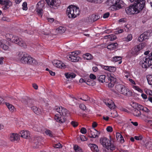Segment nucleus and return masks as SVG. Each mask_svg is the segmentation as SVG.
<instances>
[{
    "instance_id": "nucleus-38",
    "label": "nucleus",
    "mask_w": 152,
    "mask_h": 152,
    "mask_svg": "<svg viewBox=\"0 0 152 152\" xmlns=\"http://www.w3.org/2000/svg\"><path fill=\"white\" fill-rule=\"evenodd\" d=\"M147 80L148 83L150 85H152V75H149L147 78Z\"/></svg>"
},
{
    "instance_id": "nucleus-4",
    "label": "nucleus",
    "mask_w": 152,
    "mask_h": 152,
    "mask_svg": "<svg viewBox=\"0 0 152 152\" xmlns=\"http://www.w3.org/2000/svg\"><path fill=\"white\" fill-rule=\"evenodd\" d=\"M116 89L121 94L127 96L132 95V92L125 86L121 84H118L115 86Z\"/></svg>"
},
{
    "instance_id": "nucleus-53",
    "label": "nucleus",
    "mask_w": 152,
    "mask_h": 152,
    "mask_svg": "<svg viewBox=\"0 0 152 152\" xmlns=\"http://www.w3.org/2000/svg\"><path fill=\"white\" fill-rule=\"evenodd\" d=\"M89 77L92 80H94L96 78V76L93 74H91Z\"/></svg>"
},
{
    "instance_id": "nucleus-34",
    "label": "nucleus",
    "mask_w": 152,
    "mask_h": 152,
    "mask_svg": "<svg viewBox=\"0 0 152 152\" xmlns=\"http://www.w3.org/2000/svg\"><path fill=\"white\" fill-rule=\"evenodd\" d=\"M56 67L61 69H64L66 68V66L61 61V63H58V65Z\"/></svg>"
},
{
    "instance_id": "nucleus-12",
    "label": "nucleus",
    "mask_w": 152,
    "mask_h": 152,
    "mask_svg": "<svg viewBox=\"0 0 152 152\" xmlns=\"http://www.w3.org/2000/svg\"><path fill=\"white\" fill-rule=\"evenodd\" d=\"M44 1H39L37 5V12L38 13L39 16L42 17V11H43L42 8L44 6Z\"/></svg>"
},
{
    "instance_id": "nucleus-41",
    "label": "nucleus",
    "mask_w": 152,
    "mask_h": 152,
    "mask_svg": "<svg viewBox=\"0 0 152 152\" xmlns=\"http://www.w3.org/2000/svg\"><path fill=\"white\" fill-rule=\"evenodd\" d=\"M94 129L95 131V132H94V137H98L100 134V132L99 131H97L95 129Z\"/></svg>"
},
{
    "instance_id": "nucleus-23",
    "label": "nucleus",
    "mask_w": 152,
    "mask_h": 152,
    "mask_svg": "<svg viewBox=\"0 0 152 152\" xmlns=\"http://www.w3.org/2000/svg\"><path fill=\"white\" fill-rule=\"evenodd\" d=\"M133 115L136 116H139L141 114V112L138 109H134L132 110Z\"/></svg>"
},
{
    "instance_id": "nucleus-8",
    "label": "nucleus",
    "mask_w": 152,
    "mask_h": 152,
    "mask_svg": "<svg viewBox=\"0 0 152 152\" xmlns=\"http://www.w3.org/2000/svg\"><path fill=\"white\" fill-rule=\"evenodd\" d=\"M12 38H10L9 40L11 42L15 44L18 45L21 47H23L25 48L26 47V45L24 41L22 40L20 38H19L17 36L11 35Z\"/></svg>"
},
{
    "instance_id": "nucleus-62",
    "label": "nucleus",
    "mask_w": 152,
    "mask_h": 152,
    "mask_svg": "<svg viewBox=\"0 0 152 152\" xmlns=\"http://www.w3.org/2000/svg\"><path fill=\"white\" fill-rule=\"evenodd\" d=\"M133 107L134 108V109H137V106L138 105V104L136 103H133Z\"/></svg>"
},
{
    "instance_id": "nucleus-30",
    "label": "nucleus",
    "mask_w": 152,
    "mask_h": 152,
    "mask_svg": "<svg viewBox=\"0 0 152 152\" xmlns=\"http://www.w3.org/2000/svg\"><path fill=\"white\" fill-rule=\"evenodd\" d=\"M116 137L117 140L119 141H121L122 140H124L123 137L122 135L119 132L116 133Z\"/></svg>"
},
{
    "instance_id": "nucleus-59",
    "label": "nucleus",
    "mask_w": 152,
    "mask_h": 152,
    "mask_svg": "<svg viewBox=\"0 0 152 152\" xmlns=\"http://www.w3.org/2000/svg\"><path fill=\"white\" fill-rule=\"evenodd\" d=\"M142 110L145 112L148 113L150 112L149 110L146 107H143Z\"/></svg>"
},
{
    "instance_id": "nucleus-54",
    "label": "nucleus",
    "mask_w": 152,
    "mask_h": 152,
    "mask_svg": "<svg viewBox=\"0 0 152 152\" xmlns=\"http://www.w3.org/2000/svg\"><path fill=\"white\" fill-rule=\"evenodd\" d=\"M79 82L81 83H82L83 82H85L86 83V84L88 85H90V83H87V82L86 81V80H85L83 78H81L79 80Z\"/></svg>"
},
{
    "instance_id": "nucleus-64",
    "label": "nucleus",
    "mask_w": 152,
    "mask_h": 152,
    "mask_svg": "<svg viewBox=\"0 0 152 152\" xmlns=\"http://www.w3.org/2000/svg\"><path fill=\"white\" fill-rule=\"evenodd\" d=\"M146 92L147 94H149V95L152 96V91L148 90L146 91Z\"/></svg>"
},
{
    "instance_id": "nucleus-20",
    "label": "nucleus",
    "mask_w": 152,
    "mask_h": 152,
    "mask_svg": "<svg viewBox=\"0 0 152 152\" xmlns=\"http://www.w3.org/2000/svg\"><path fill=\"white\" fill-rule=\"evenodd\" d=\"M118 45V44L117 43H115L111 44L107 46V48L108 49L110 50H113L116 48V47Z\"/></svg>"
},
{
    "instance_id": "nucleus-26",
    "label": "nucleus",
    "mask_w": 152,
    "mask_h": 152,
    "mask_svg": "<svg viewBox=\"0 0 152 152\" xmlns=\"http://www.w3.org/2000/svg\"><path fill=\"white\" fill-rule=\"evenodd\" d=\"M6 104L10 111L12 112L14 111L15 107L9 103L7 102L6 103Z\"/></svg>"
},
{
    "instance_id": "nucleus-45",
    "label": "nucleus",
    "mask_w": 152,
    "mask_h": 152,
    "mask_svg": "<svg viewBox=\"0 0 152 152\" xmlns=\"http://www.w3.org/2000/svg\"><path fill=\"white\" fill-rule=\"evenodd\" d=\"M134 138L137 140H141L142 138V135H140L139 136H134Z\"/></svg>"
},
{
    "instance_id": "nucleus-25",
    "label": "nucleus",
    "mask_w": 152,
    "mask_h": 152,
    "mask_svg": "<svg viewBox=\"0 0 152 152\" xmlns=\"http://www.w3.org/2000/svg\"><path fill=\"white\" fill-rule=\"evenodd\" d=\"M92 22H93L99 18L100 17L97 14H93L91 16Z\"/></svg>"
},
{
    "instance_id": "nucleus-49",
    "label": "nucleus",
    "mask_w": 152,
    "mask_h": 152,
    "mask_svg": "<svg viewBox=\"0 0 152 152\" xmlns=\"http://www.w3.org/2000/svg\"><path fill=\"white\" fill-rule=\"evenodd\" d=\"M81 140L82 141H86L87 140V138L85 136L83 135H81L80 137Z\"/></svg>"
},
{
    "instance_id": "nucleus-22",
    "label": "nucleus",
    "mask_w": 152,
    "mask_h": 152,
    "mask_svg": "<svg viewBox=\"0 0 152 152\" xmlns=\"http://www.w3.org/2000/svg\"><path fill=\"white\" fill-rule=\"evenodd\" d=\"M98 80L102 83L107 82V80L106 79L105 75H101L98 78Z\"/></svg>"
},
{
    "instance_id": "nucleus-2",
    "label": "nucleus",
    "mask_w": 152,
    "mask_h": 152,
    "mask_svg": "<svg viewBox=\"0 0 152 152\" xmlns=\"http://www.w3.org/2000/svg\"><path fill=\"white\" fill-rule=\"evenodd\" d=\"M18 57L22 64L32 65H35L38 64L37 61L34 58L28 56V54L24 52H19L18 54Z\"/></svg>"
},
{
    "instance_id": "nucleus-63",
    "label": "nucleus",
    "mask_w": 152,
    "mask_h": 152,
    "mask_svg": "<svg viewBox=\"0 0 152 152\" xmlns=\"http://www.w3.org/2000/svg\"><path fill=\"white\" fill-rule=\"evenodd\" d=\"M80 148V147H79L77 145H75L74 146V150L75 151H77V150H78Z\"/></svg>"
},
{
    "instance_id": "nucleus-19",
    "label": "nucleus",
    "mask_w": 152,
    "mask_h": 152,
    "mask_svg": "<svg viewBox=\"0 0 152 152\" xmlns=\"http://www.w3.org/2000/svg\"><path fill=\"white\" fill-rule=\"evenodd\" d=\"M31 109L35 114L37 115L40 114L41 113V109L37 107L36 106H32L31 107Z\"/></svg>"
},
{
    "instance_id": "nucleus-57",
    "label": "nucleus",
    "mask_w": 152,
    "mask_h": 152,
    "mask_svg": "<svg viewBox=\"0 0 152 152\" xmlns=\"http://www.w3.org/2000/svg\"><path fill=\"white\" fill-rule=\"evenodd\" d=\"M117 37L115 35H111V37L110 38V41H113L116 39Z\"/></svg>"
},
{
    "instance_id": "nucleus-13",
    "label": "nucleus",
    "mask_w": 152,
    "mask_h": 152,
    "mask_svg": "<svg viewBox=\"0 0 152 152\" xmlns=\"http://www.w3.org/2000/svg\"><path fill=\"white\" fill-rule=\"evenodd\" d=\"M140 50H139L137 46H136L133 48L131 50L129 51V53H131L132 56H136L140 53Z\"/></svg>"
},
{
    "instance_id": "nucleus-58",
    "label": "nucleus",
    "mask_w": 152,
    "mask_h": 152,
    "mask_svg": "<svg viewBox=\"0 0 152 152\" xmlns=\"http://www.w3.org/2000/svg\"><path fill=\"white\" fill-rule=\"evenodd\" d=\"M11 35H13L12 34H7L6 35V38L9 40L10 39V38H12V37L11 36Z\"/></svg>"
},
{
    "instance_id": "nucleus-11",
    "label": "nucleus",
    "mask_w": 152,
    "mask_h": 152,
    "mask_svg": "<svg viewBox=\"0 0 152 152\" xmlns=\"http://www.w3.org/2000/svg\"><path fill=\"white\" fill-rule=\"evenodd\" d=\"M106 77L108 80L107 83H109L108 87L112 88L113 87L116 81V79L111 75L109 76H107Z\"/></svg>"
},
{
    "instance_id": "nucleus-15",
    "label": "nucleus",
    "mask_w": 152,
    "mask_h": 152,
    "mask_svg": "<svg viewBox=\"0 0 152 152\" xmlns=\"http://www.w3.org/2000/svg\"><path fill=\"white\" fill-rule=\"evenodd\" d=\"M19 137L17 134L13 133L10 134V140L11 141H14L18 140Z\"/></svg>"
},
{
    "instance_id": "nucleus-44",
    "label": "nucleus",
    "mask_w": 152,
    "mask_h": 152,
    "mask_svg": "<svg viewBox=\"0 0 152 152\" xmlns=\"http://www.w3.org/2000/svg\"><path fill=\"white\" fill-rule=\"evenodd\" d=\"M89 99L90 97L87 95H85L83 97V101H87L89 100Z\"/></svg>"
},
{
    "instance_id": "nucleus-31",
    "label": "nucleus",
    "mask_w": 152,
    "mask_h": 152,
    "mask_svg": "<svg viewBox=\"0 0 152 152\" xmlns=\"http://www.w3.org/2000/svg\"><path fill=\"white\" fill-rule=\"evenodd\" d=\"M1 48L5 51H10V48L7 45L4 43L1 46Z\"/></svg>"
},
{
    "instance_id": "nucleus-18",
    "label": "nucleus",
    "mask_w": 152,
    "mask_h": 152,
    "mask_svg": "<svg viewBox=\"0 0 152 152\" xmlns=\"http://www.w3.org/2000/svg\"><path fill=\"white\" fill-rule=\"evenodd\" d=\"M120 0H109V2L112 4V5L116 7H120L121 6L120 5Z\"/></svg>"
},
{
    "instance_id": "nucleus-60",
    "label": "nucleus",
    "mask_w": 152,
    "mask_h": 152,
    "mask_svg": "<svg viewBox=\"0 0 152 152\" xmlns=\"http://www.w3.org/2000/svg\"><path fill=\"white\" fill-rule=\"evenodd\" d=\"M2 19L3 21H9V19L7 17H3L2 18Z\"/></svg>"
},
{
    "instance_id": "nucleus-28",
    "label": "nucleus",
    "mask_w": 152,
    "mask_h": 152,
    "mask_svg": "<svg viewBox=\"0 0 152 152\" xmlns=\"http://www.w3.org/2000/svg\"><path fill=\"white\" fill-rule=\"evenodd\" d=\"M83 57L87 60H89L92 59L93 57L91 54L89 53H86L83 55Z\"/></svg>"
},
{
    "instance_id": "nucleus-3",
    "label": "nucleus",
    "mask_w": 152,
    "mask_h": 152,
    "mask_svg": "<svg viewBox=\"0 0 152 152\" xmlns=\"http://www.w3.org/2000/svg\"><path fill=\"white\" fill-rule=\"evenodd\" d=\"M80 11L78 8L72 5L70 6L67 8L66 13L69 18H74L79 14Z\"/></svg>"
},
{
    "instance_id": "nucleus-50",
    "label": "nucleus",
    "mask_w": 152,
    "mask_h": 152,
    "mask_svg": "<svg viewBox=\"0 0 152 152\" xmlns=\"http://www.w3.org/2000/svg\"><path fill=\"white\" fill-rule=\"evenodd\" d=\"M85 21L87 23L92 22V19L91 18V17H89L86 18L85 19Z\"/></svg>"
},
{
    "instance_id": "nucleus-7",
    "label": "nucleus",
    "mask_w": 152,
    "mask_h": 152,
    "mask_svg": "<svg viewBox=\"0 0 152 152\" xmlns=\"http://www.w3.org/2000/svg\"><path fill=\"white\" fill-rule=\"evenodd\" d=\"M54 110L58 112V113L55 115L54 116V119L57 122L60 123H63L65 122L66 118L63 116H62L61 114V107L56 106L54 108Z\"/></svg>"
},
{
    "instance_id": "nucleus-5",
    "label": "nucleus",
    "mask_w": 152,
    "mask_h": 152,
    "mask_svg": "<svg viewBox=\"0 0 152 152\" xmlns=\"http://www.w3.org/2000/svg\"><path fill=\"white\" fill-rule=\"evenodd\" d=\"M140 64L142 65L143 68H147L152 65V52L149 55L143 58Z\"/></svg>"
},
{
    "instance_id": "nucleus-55",
    "label": "nucleus",
    "mask_w": 152,
    "mask_h": 152,
    "mask_svg": "<svg viewBox=\"0 0 152 152\" xmlns=\"http://www.w3.org/2000/svg\"><path fill=\"white\" fill-rule=\"evenodd\" d=\"M109 15L110 13L109 12H108L104 14L103 16V18H107L109 16Z\"/></svg>"
},
{
    "instance_id": "nucleus-24",
    "label": "nucleus",
    "mask_w": 152,
    "mask_h": 152,
    "mask_svg": "<svg viewBox=\"0 0 152 152\" xmlns=\"http://www.w3.org/2000/svg\"><path fill=\"white\" fill-rule=\"evenodd\" d=\"M65 75L66 77L67 78H74L76 76V75L73 73H66L65 74Z\"/></svg>"
},
{
    "instance_id": "nucleus-27",
    "label": "nucleus",
    "mask_w": 152,
    "mask_h": 152,
    "mask_svg": "<svg viewBox=\"0 0 152 152\" xmlns=\"http://www.w3.org/2000/svg\"><path fill=\"white\" fill-rule=\"evenodd\" d=\"M12 5V3L9 0H7L6 4H4V9H8Z\"/></svg>"
},
{
    "instance_id": "nucleus-61",
    "label": "nucleus",
    "mask_w": 152,
    "mask_h": 152,
    "mask_svg": "<svg viewBox=\"0 0 152 152\" xmlns=\"http://www.w3.org/2000/svg\"><path fill=\"white\" fill-rule=\"evenodd\" d=\"M7 0H0V4L2 5H4L6 4Z\"/></svg>"
},
{
    "instance_id": "nucleus-17",
    "label": "nucleus",
    "mask_w": 152,
    "mask_h": 152,
    "mask_svg": "<svg viewBox=\"0 0 152 152\" xmlns=\"http://www.w3.org/2000/svg\"><path fill=\"white\" fill-rule=\"evenodd\" d=\"M20 136L24 138H26L29 137L30 134L28 131H22L20 132Z\"/></svg>"
},
{
    "instance_id": "nucleus-32",
    "label": "nucleus",
    "mask_w": 152,
    "mask_h": 152,
    "mask_svg": "<svg viewBox=\"0 0 152 152\" xmlns=\"http://www.w3.org/2000/svg\"><path fill=\"white\" fill-rule=\"evenodd\" d=\"M65 28L62 26L59 27L58 28H57L58 32L60 34L64 33L65 32Z\"/></svg>"
},
{
    "instance_id": "nucleus-40",
    "label": "nucleus",
    "mask_w": 152,
    "mask_h": 152,
    "mask_svg": "<svg viewBox=\"0 0 152 152\" xmlns=\"http://www.w3.org/2000/svg\"><path fill=\"white\" fill-rule=\"evenodd\" d=\"M22 6L23 10H27V3L26 2H24L23 3Z\"/></svg>"
},
{
    "instance_id": "nucleus-29",
    "label": "nucleus",
    "mask_w": 152,
    "mask_h": 152,
    "mask_svg": "<svg viewBox=\"0 0 152 152\" xmlns=\"http://www.w3.org/2000/svg\"><path fill=\"white\" fill-rule=\"evenodd\" d=\"M23 102L25 104L27 105L28 106H30L33 104V100L30 99H28L26 101H25Z\"/></svg>"
},
{
    "instance_id": "nucleus-10",
    "label": "nucleus",
    "mask_w": 152,
    "mask_h": 152,
    "mask_svg": "<svg viewBox=\"0 0 152 152\" xmlns=\"http://www.w3.org/2000/svg\"><path fill=\"white\" fill-rule=\"evenodd\" d=\"M151 34L150 32L148 31L144 32L143 33L140 35L139 37L138 40L140 42H142L145 40L146 39H148V37L150 36Z\"/></svg>"
},
{
    "instance_id": "nucleus-56",
    "label": "nucleus",
    "mask_w": 152,
    "mask_h": 152,
    "mask_svg": "<svg viewBox=\"0 0 152 152\" xmlns=\"http://www.w3.org/2000/svg\"><path fill=\"white\" fill-rule=\"evenodd\" d=\"M128 41H130L132 39V35L131 34H129L127 37Z\"/></svg>"
},
{
    "instance_id": "nucleus-9",
    "label": "nucleus",
    "mask_w": 152,
    "mask_h": 152,
    "mask_svg": "<svg viewBox=\"0 0 152 152\" xmlns=\"http://www.w3.org/2000/svg\"><path fill=\"white\" fill-rule=\"evenodd\" d=\"M48 5L54 9H57L60 5V2L58 0H45Z\"/></svg>"
},
{
    "instance_id": "nucleus-21",
    "label": "nucleus",
    "mask_w": 152,
    "mask_h": 152,
    "mask_svg": "<svg viewBox=\"0 0 152 152\" xmlns=\"http://www.w3.org/2000/svg\"><path fill=\"white\" fill-rule=\"evenodd\" d=\"M68 59L71 61L76 62L78 61L79 59V57L77 56H69Z\"/></svg>"
},
{
    "instance_id": "nucleus-33",
    "label": "nucleus",
    "mask_w": 152,
    "mask_h": 152,
    "mask_svg": "<svg viewBox=\"0 0 152 152\" xmlns=\"http://www.w3.org/2000/svg\"><path fill=\"white\" fill-rule=\"evenodd\" d=\"M145 147L148 149L152 150V143L151 142H146L145 145Z\"/></svg>"
},
{
    "instance_id": "nucleus-46",
    "label": "nucleus",
    "mask_w": 152,
    "mask_h": 152,
    "mask_svg": "<svg viewBox=\"0 0 152 152\" xmlns=\"http://www.w3.org/2000/svg\"><path fill=\"white\" fill-rule=\"evenodd\" d=\"M86 129L84 127H82L81 128L80 132L83 134H85L86 133Z\"/></svg>"
},
{
    "instance_id": "nucleus-42",
    "label": "nucleus",
    "mask_w": 152,
    "mask_h": 152,
    "mask_svg": "<svg viewBox=\"0 0 152 152\" xmlns=\"http://www.w3.org/2000/svg\"><path fill=\"white\" fill-rule=\"evenodd\" d=\"M116 70V68L114 66H109L108 71L110 72H113Z\"/></svg>"
},
{
    "instance_id": "nucleus-16",
    "label": "nucleus",
    "mask_w": 152,
    "mask_h": 152,
    "mask_svg": "<svg viewBox=\"0 0 152 152\" xmlns=\"http://www.w3.org/2000/svg\"><path fill=\"white\" fill-rule=\"evenodd\" d=\"M88 146L90 147L91 150L94 152H98L99 150L97 146L94 144H89Z\"/></svg>"
},
{
    "instance_id": "nucleus-52",
    "label": "nucleus",
    "mask_w": 152,
    "mask_h": 152,
    "mask_svg": "<svg viewBox=\"0 0 152 152\" xmlns=\"http://www.w3.org/2000/svg\"><path fill=\"white\" fill-rule=\"evenodd\" d=\"M106 130L109 132H111L113 131V128L112 127L108 126L107 127Z\"/></svg>"
},
{
    "instance_id": "nucleus-35",
    "label": "nucleus",
    "mask_w": 152,
    "mask_h": 152,
    "mask_svg": "<svg viewBox=\"0 0 152 152\" xmlns=\"http://www.w3.org/2000/svg\"><path fill=\"white\" fill-rule=\"evenodd\" d=\"M121 57L120 56H115L113 58L112 61L113 62H116L121 61Z\"/></svg>"
},
{
    "instance_id": "nucleus-47",
    "label": "nucleus",
    "mask_w": 152,
    "mask_h": 152,
    "mask_svg": "<svg viewBox=\"0 0 152 152\" xmlns=\"http://www.w3.org/2000/svg\"><path fill=\"white\" fill-rule=\"evenodd\" d=\"M89 2H94L95 3H100L102 0H86Z\"/></svg>"
},
{
    "instance_id": "nucleus-36",
    "label": "nucleus",
    "mask_w": 152,
    "mask_h": 152,
    "mask_svg": "<svg viewBox=\"0 0 152 152\" xmlns=\"http://www.w3.org/2000/svg\"><path fill=\"white\" fill-rule=\"evenodd\" d=\"M146 45V44H145V43H142L139 44L138 45H137V46L138 47V48L139 49V50H140L143 48H144Z\"/></svg>"
},
{
    "instance_id": "nucleus-43",
    "label": "nucleus",
    "mask_w": 152,
    "mask_h": 152,
    "mask_svg": "<svg viewBox=\"0 0 152 152\" xmlns=\"http://www.w3.org/2000/svg\"><path fill=\"white\" fill-rule=\"evenodd\" d=\"M53 146L56 148H61L62 147V145L60 143H59L55 144Z\"/></svg>"
},
{
    "instance_id": "nucleus-39",
    "label": "nucleus",
    "mask_w": 152,
    "mask_h": 152,
    "mask_svg": "<svg viewBox=\"0 0 152 152\" xmlns=\"http://www.w3.org/2000/svg\"><path fill=\"white\" fill-rule=\"evenodd\" d=\"M60 63H61V61H60L56 60H54L52 62L53 64L56 67L57 66V65H58V63L59 64Z\"/></svg>"
},
{
    "instance_id": "nucleus-6",
    "label": "nucleus",
    "mask_w": 152,
    "mask_h": 152,
    "mask_svg": "<svg viewBox=\"0 0 152 152\" xmlns=\"http://www.w3.org/2000/svg\"><path fill=\"white\" fill-rule=\"evenodd\" d=\"M100 142L103 146L105 147L107 150L110 149L111 151H113L115 149L116 147L114 145L112 144L111 141L107 138L104 137L100 140Z\"/></svg>"
},
{
    "instance_id": "nucleus-48",
    "label": "nucleus",
    "mask_w": 152,
    "mask_h": 152,
    "mask_svg": "<svg viewBox=\"0 0 152 152\" xmlns=\"http://www.w3.org/2000/svg\"><path fill=\"white\" fill-rule=\"evenodd\" d=\"M79 107L81 109L84 110L86 109V107L85 105L83 104H80Z\"/></svg>"
},
{
    "instance_id": "nucleus-1",
    "label": "nucleus",
    "mask_w": 152,
    "mask_h": 152,
    "mask_svg": "<svg viewBox=\"0 0 152 152\" xmlns=\"http://www.w3.org/2000/svg\"><path fill=\"white\" fill-rule=\"evenodd\" d=\"M125 9L126 13L129 15L137 14L145 7V0H136Z\"/></svg>"
},
{
    "instance_id": "nucleus-37",
    "label": "nucleus",
    "mask_w": 152,
    "mask_h": 152,
    "mask_svg": "<svg viewBox=\"0 0 152 152\" xmlns=\"http://www.w3.org/2000/svg\"><path fill=\"white\" fill-rule=\"evenodd\" d=\"M45 133L46 135H49L50 137H53L52 132L49 130H46L45 131Z\"/></svg>"
},
{
    "instance_id": "nucleus-14",
    "label": "nucleus",
    "mask_w": 152,
    "mask_h": 152,
    "mask_svg": "<svg viewBox=\"0 0 152 152\" xmlns=\"http://www.w3.org/2000/svg\"><path fill=\"white\" fill-rule=\"evenodd\" d=\"M61 108L62 110H61V114L62 116H64L66 118V116H68L69 115V111L66 109L63 108L61 107Z\"/></svg>"
},
{
    "instance_id": "nucleus-51",
    "label": "nucleus",
    "mask_w": 152,
    "mask_h": 152,
    "mask_svg": "<svg viewBox=\"0 0 152 152\" xmlns=\"http://www.w3.org/2000/svg\"><path fill=\"white\" fill-rule=\"evenodd\" d=\"M71 124L74 127H76L78 125L77 123V122L75 121H72L71 122Z\"/></svg>"
}]
</instances>
